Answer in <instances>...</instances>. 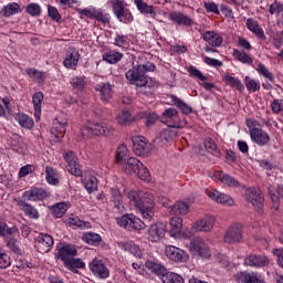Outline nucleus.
<instances>
[{"mask_svg": "<svg viewBox=\"0 0 283 283\" xmlns=\"http://www.w3.org/2000/svg\"><path fill=\"white\" fill-rule=\"evenodd\" d=\"M155 70V63L147 62L146 64H138L129 69L126 72L125 77L127 78L130 85L144 87V94L151 95L154 94V86H147V83H149L147 72H154Z\"/></svg>", "mask_w": 283, "mask_h": 283, "instance_id": "f257e3e1", "label": "nucleus"}, {"mask_svg": "<svg viewBox=\"0 0 283 283\" xmlns=\"http://www.w3.org/2000/svg\"><path fill=\"white\" fill-rule=\"evenodd\" d=\"M128 200L134 205V207L139 211L144 218V220H151L154 218V207L156 203L154 199L147 195L143 196V193H138L134 190H130L127 193Z\"/></svg>", "mask_w": 283, "mask_h": 283, "instance_id": "f03ea898", "label": "nucleus"}, {"mask_svg": "<svg viewBox=\"0 0 283 283\" xmlns=\"http://www.w3.org/2000/svg\"><path fill=\"white\" fill-rule=\"evenodd\" d=\"M117 224L124 227L126 231H140L146 227L145 222L134 214H124L122 218H117Z\"/></svg>", "mask_w": 283, "mask_h": 283, "instance_id": "7ed1b4c3", "label": "nucleus"}, {"mask_svg": "<svg viewBox=\"0 0 283 283\" xmlns=\"http://www.w3.org/2000/svg\"><path fill=\"white\" fill-rule=\"evenodd\" d=\"M161 123H170L168 124V127H174L176 129H182V127L187 125L186 122L180 120V117L178 116V111L176 108L165 109L161 116Z\"/></svg>", "mask_w": 283, "mask_h": 283, "instance_id": "20e7f679", "label": "nucleus"}, {"mask_svg": "<svg viewBox=\"0 0 283 283\" xmlns=\"http://www.w3.org/2000/svg\"><path fill=\"white\" fill-rule=\"evenodd\" d=\"M245 199L255 207L258 213H262V208L264 207V196H262V190H260V188L252 187L247 189Z\"/></svg>", "mask_w": 283, "mask_h": 283, "instance_id": "39448f33", "label": "nucleus"}, {"mask_svg": "<svg viewBox=\"0 0 283 283\" xmlns=\"http://www.w3.org/2000/svg\"><path fill=\"white\" fill-rule=\"evenodd\" d=\"M111 3L113 12L119 21H123L124 23H132V21H134V15H132L129 10H125V4L123 1L111 0Z\"/></svg>", "mask_w": 283, "mask_h": 283, "instance_id": "423d86ee", "label": "nucleus"}, {"mask_svg": "<svg viewBox=\"0 0 283 283\" xmlns=\"http://www.w3.org/2000/svg\"><path fill=\"white\" fill-rule=\"evenodd\" d=\"M242 224L234 223L227 229L223 235V242L226 244H238V242L242 241Z\"/></svg>", "mask_w": 283, "mask_h": 283, "instance_id": "0eeeda50", "label": "nucleus"}, {"mask_svg": "<svg viewBox=\"0 0 283 283\" xmlns=\"http://www.w3.org/2000/svg\"><path fill=\"white\" fill-rule=\"evenodd\" d=\"M189 251L193 255H200V258H211V252H209V247L205 243V239L199 237L191 240Z\"/></svg>", "mask_w": 283, "mask_h": 283, "instance_id": "6e6552de", "label": "nucleus"}, {"mask_svg": "<svg viewBox=\"0 0 283 283\" xmlns=\"http://www.w3.org/2000/svg\"><path fill=\"white\" fill-rule=\"evenodd\" d=\"M64 158L67 163V171L72 174V176L81 178L83 176V169H81V164H78V158L76 157V154L72 150H69L64 155Z\"/></svg>", "mask_w": 283, "mask_h": 283, "instance_id": "1a4fd4ad", "label": "nucleus"}, {"mask_svg": "<svg viewBox=\"0 0 283 283\" xmlns=\"http://www.w3.org/2000/svg\"><path fill=\"white\" fill-rule=\"evenodd\" d=\"M133 151L136 156H149L151 154V145L147 143L145 137H134Z\"/></svg>", "mask_w": 283, "mask_h": 283, "instance_id": "9d476101", "label": "nucleus"}, {"mask_svg": "<svg viewBox=\"0 0 283 283\" xmlns=\"http://www.w3.org/2000/svg\"><path fill=\"white\" fill-rule=\"evenodd\" d=\"M165 254L172 262H188L189 261V254H187V252H185L184 250H180L179 248L174 247V245L166 247Z\"/></svg>", "mask_w": 283, "mask_h": 283, "instance_id": "9b49d317", "label": "nucleus"}, {"mask_svg": "<svg viewBox=\"0 0 283 283\" xmlns=\"http://www.w3.org/2000/svg\"><path fill=\"white\" fill-rule=\"evenodd\" d=\"M78 251H76V247L70 243H63L62 247L59 248L57 260L63 261V264L70 262L73 258H76Z\"/></svg>", "mask_w": 283, "mask_h": 283, "instance_id": "f8f14e48", "label": "nucleus"}, {"mask_svg": "<svg viewBox=\"0 0 283 283\" xmlns=\"http://www.w3.org/2000/svg\"><path fill=\"white\" fill-rule=\"evenodd\" d=\"M166 231L167 226H165V223L163 222L151 224L148 229L149 242H159V240H163V238H165Z\"/></svg>", "mask_w": 283, "mask_h": 283, "instance_id": "ddd939ff", "label": "nucleus"}, {"mask_svg": "<svg viewBox=\"0 0 283 283\" xmlns=\"http://www.w3.org/2000/svg\"><path fill=\"white\" fill-rule=\"evenodd\" d=\"M90 270L101 280H107V277H109V270L105 266V263L98 259H94L90 263Z\"/></svg>", "mask_w": 283, "mask_h": 283, "instance_id": "4468645a", "label": "nucleus"}, {"mask_svg": "<svg viewBox=\"0 0 283 283\" xmlns=\"http://www.w3.org/2000/svg\"><path fill=\"white\" fill-rule=\"evenodd\" d=\"M178 136V130L174 127L168 126V128L163 129L159 135L155 138V145L157 147H163L165 143H169V140H174Z\"/></svg>", "mask_w": 283, "mask_h": 283, "instance_id": "2eb2a0df", "label": "nucleus"}, {"mask_svg": "<svg viewBox=\"0 0 283 283\" xmlns=\"http://www.w3.org/2000/svg\"><path fill=\"white\" fill-rule=\"evenodd\" d=\"M88 132L93 136H114L115 129L111 124H93L88 127Z\"/></svg>", "mask_w": 283, "mask_h": 283, "instance_id": "dca6fc26", "label": "nucleus"}, {"mask_svg": "<svg viewBox=\"0 0 283 283\" xmlns=\"http://www.w3.org/2000/svg\"><path fill=\"white\" fill-rule=\"evenodd\" d=\"M54 245V239L50 234H42L38 238L35 247L39 253H48Z\"/></svg>", "mask_w": 283, "mask_h": 283, "instance_id": "f3484780", "label": "nucleus"}, {"mask_svg": "<svg viewBox=\"0 0 283 283\" xmlns=\"http://www.w3.org/2000/svg\"><path fill=\"white\" fill-rule=\"evenodd\" d=\"M214 224H216V218L211 216H206L205 218L193 223V229L195 231L207 232L212 230Z\"/></svg>", "mask_w": 283, "mask_h": 283, "instance_id": "a211bd4d", "label": "nucleus"}, {"mask_svg": "<svg viewBox=\"0 0 283 283\" xmlns=\"http://www.w3.org/2000/svg\"><path fill=\"white\" fill-rule=\"evenodd\" d=\"M206 193L209 198L216 200V202H219L220 205H228V207L233 205V199L226 193L219 192L214 189H207Z\"/></svg>", "mask_w": 283, "mask_h": 283, "instance_id": "6ab92c4d", "label": "nucleus"}, {"mask_svg": "<svg viewBox=\"0 0 283 283\" xmlns=\"http://www.w3.org/2000/svg\"><path fill=\"white\" fill-rule=\"evenodd\" d=\"M250 136L253 143H256V145H269L271 137L266 132L262 130L261 128H252L250 130Z\"/></svg>", "mask_w": 283, "mask_h": 283, "instance_id": "aec40b11", "label": "nucleus"}, {"mask_svg": "<svg viewBox=\"0 0 283 283\" xmlns=\"http://www.w3.org/2000/svg\"><path fill=\"white\" fill-rule=\"evenodd\" d=\"M210 178H213L214 180H220L222 185H228V187H240V182L235 180V178L231 177L230 175H227L222 171H214L210 175Z\"/></svg>", "mask_w": 283, "mask_h": 283, "instance_id": "412c9836", "label": "nucleus"}, {"mask_svg": "<svg viewBox=\"0 0 283 283\" xmlns=\"http://www.w3.org/2000/svg\"><path fill=\"white\" fill-rule=\"evenodd\" d=\"M56 123L51 128V134L56 138L57 143H61V139L65 136V127H67V119L59 120V117L55 118Z\"/></svg>", "mask_w": 283, "mask_h": 283, "instance_id": "4be33fe9", "label": "nucleus"}, {"mask_svg": "<svg viewBox=\"0 0 283 283\" xmlns=\"http://www.w3.org/2000/svg\"><path fill=\"white\" fill-rule=\"evenodd\" d=\"M245 266H256L262 268L269 264V259L266 256L258 255V254H250L248 258L244 259Z\"/></svg>", "mask_w": 283, "mask_h": 283, "instance_id": "5701e85b", "label": "nucleus"}, {"mask_svg": "<svg viewBox=\"0 0 283 283\" xmlns=\"http://www.w3.org/2000/svg\"><path fill=\"white\" fill-rule=\"evenodd\" d=\"M202 39L212 48H220L223 41L222 35L216 33V31H206L202 34Z\"/></svg>", "mask_w": 283, "mask_h": 283, "instance_id": "b1692460", "label": "nucleus"}, {"mask_svg": "<svg viewBox=\"0 0 283 283\" xmlns=\"http://www.w3.org/2000/svg\"><path fill=\"white\" fill-rule=\"evenodd\" d=\"M95 90L99 93L101 101H104V103L109 102L114 94V91L112 90V84L109 83L97 84L95 86Z\"/></svg>", "mask_w": 283, "mask_h": 283, "instance_id": "393cba45", "label": "nucleus"}, {"mask_svg": "<svg viewBox=\"0 0 283 283\" xmlns=\"http://www.w3.org/2000/svg\"><path fill=\"white\" fill-rule=\"evenodd\" d=\"M18 207L20 208V211H23L28 216V218H31L32 220H39V210L34 208V206L23 201H18Z\"/></svg>", "mask_w": 283, "mask_h": 283, "instance_id": "a878e982", "label": "nucleus"}, {"mask_svg": "<svg viewBox=\"0 0 283 283\" xmlns=\"http://www.w3.org/2000/svg\"><path fill=\"white\" fill-rule=\"evenodd\" d=\"M24 198L31 202H36V200H45L48 192L41 188H33L24 192Z\"/></svg>", "mask_w": 283, "mask_h": 283, "instance_id": "bb28decb", "label": "nucleus"}, {"mask_svg": "<svg viewBox=\"0 0 283 283\" xmlns=\"http://www.w3.org/2000/svg\"><path fill=\"white\" fill-rule=\"evenodd\" d=\"M247 28L258 36V39H262V41L266 40V35H264V30L258 24V21H255L253 18H249L247 20Z\"/></svg>", "mask_w": 283, "mask_h": 283, "instance_id": "cd10ccee", "label": "nucleus"}, {"mask_svg": "<svg viewBox=\"0 0 283 283\" xmlns=\"http://www.w3.org/2000/svg\"><path fill=\"white\" fill-rule=\"evenodd\" d=\"M78 52L76 51V49H70L66 52V57L63 61V65L64 67H76V65H78Z\"/></svg>", "mask_w": 283, "mask_h": 283, "instance_id": "c85d7f7f", "label": "nucleus"}, {"mask_svg": "<svg viewBox=\"0 0 283 283\" xmlns=\"http://www.w3.org/2000/svg\"><path fill=\"white\" fill-rule=\"evenodd\" d=\"M123 167L126 174H136L138 169L143 167V163L134 157H130L127 161L123 164Z\"/></svg>", "mask_w": 283, "mask_h": 283, "instance_id": "c756f323", "label": "nucleus"}, {"mask_svg": "<svg viewBox=\"0 0 283 283\" xmlns=\"http://www.w3.org/2000/svg\"><path fill=\"white\" fill-rule=\"evenodd\" d=\"M146 269L154 273L155 275H159V277H164V275L167 274V270L165 269L164 265L156 263L155 261H146L145 263Z\"/></svg>", "mask_w": 283, "mask_h": 283, "instance_id": "7c9ffc66", "label": "nucleus"}, {"mask_svg": "<svg viewBox=\"0 0 283 283\" xmlns=\"http://www.w3.org/2000/svg\"><path fill=\"white\" fill-rule=\"evenodd\" d=\"M169 224L171 227L169 233L172 238H176L177 235H180V233H182V220L180 219V217H172L169 220Z\"/></svg>", "mask_w": 283, "mask_h": 283, "instance_id": "2f4dec72", "label": "nucleus"}, {"mask_svg": "<svg viewBox=\"0 0 283 283\" xmlns=\"http://www.w3.org/2000/svg\"><path fill=\"white\" fill-rule=\"evenodd\" d=\"M130 158L132 157H129V150L127 149V146H125L124 144L119 145L115 154L116 163H119V165H123L127 163Z\"/></svg>", "mask_w": 283, "mask_h": 283, "instance_id": "473e14b6", "label": "nucleus"}, {"mask_svg": "<svg viewBox=\"0 0 283 283\" xmlns=\"http://www.w3.org/2000/svg\"><path fill=\"white\" fill-rule=\"evenodd\" d=\"M170 19L171 21L177 23V25H191L193 23V20H191V18L182 14L181 12L170 13Z\"/></svg>", "mask_w": 283, "mask_h": 283, "instance_id": "72a5a7b5", "label": "nucleus"}, {"mask_svg": "<svg viewBox=\"0 0 283 283\" xmlns=\"http://www.w3.org/2000/svg\"><path fill=\"white\" fill-rule=\"evenodd\" d=\"M116 120L119 125H132L137 119V115L134 117L129 111H122L117 116Z\"/></svg>", "mask_w": 283, "mask_h": 283, "instance_id": "f704fd0d", "label": "nucleus"}, {"mask_svg": "<svg viewBox=\"0 0 283 283\" xmlns=\"http://www.w3.org/2000/svg\"><path fill=\"white\" fill-rule=\"evenodd\" d=\"M135 6L140 11L142 14H150V17H156V11L154 10V6L147 4L145 0H135Z\"/></svg>", "mask_w": 283, "mask_h": 283, "instance_id": "c9c22d12", "label": "nucleus"}, {"mask_svg": "<svg viewBox=\"0 0 283 283\" xmlns=\"http://www.w3.org/2000/svg\"><path fill=\"white\" fill-rule=\"evenodd\" d=\"M123 251H128V253H132L135 258H143V251H140V248L136 245L134 242L128 241L120 244Z\"/></svg>", "mask_w": 283, "mask_h": 283, "instance_id": "e433bc0d", "label": "nucleus"}, {"mask_svg": "<svg viewBox=\"0 0 283 283\" xmlns=\"http://www.w3.org/2000/svg\"><path fill=\"white\" fill-rule=\"evenodd\" d=\"M21 12V6L17 2L9 3L4 6L1 10L2 17H12L13 14H19Z\"/></svg>", "mask_w": 283, "mask_h": 283, "instance_id": "4c0bfd02", "label": "nucleus"}, {"mask_svg": "<svg viewBox=\"0 0 283 283\" xmlns=\"http://www.w3.org/2000/svg\"><path fill=\"white\" fill-rule=\"evenodd\" d=\"M15 120H18L19 125H21L24 129H32L34 127V119L27 114L19 113L15 115Z\"/></svg>", "mask_w": 283, "mask_h": 283, "instance_id": "58836bf2", "label": "nucleus"}, {"mask_svg": "<svg viewBox=\"0 0 283 283\" xmlns=\"http://www.w3.org/2000/svg\"><path fill=\"white\" fill-rule=\"evenodd\" d=\"M189 211V206L185 202H176L174 206L170 207V213L172 216H187Z\"/></svg>", "mask_w": 283, "mask_h": 283, "instance_id": "ea45409f", "label": "nucleus"}, {"mask_svg": "<svg viewBox=\"0 0 283 283\" xmlns=\"http://www.w3.org/2000/svg\"><path fill=\"white\" fill-rule=\"evenodd\" d=\"M223 78L227 83V85H230V87H233V90H238V92H244V84L240 82V80L229 75L224 74Z\"/></svg>", "mask_w": 283, "mask_h": 283, "instance_id": "a19ab883", "label": "nucleus"}, {"mask_svg": "<svg viewBox=\"0 0 283 283\" xmlns=\"http://www.w3.org/2000/svg\"><path fill=\"white\" fill-rule=\"evenodd\" d=\"M205 147H206V150L209 154H212V156H216L217 158H220L222 153L218 148V145H216V142H213V139H211V137H207L205 139Z\"/></svg>", "mask_w": 283, "mask_h": 283, "instance_id": "79ce46f5", "label": "nucleus"}, {"mask_svg": "<svg viewBox=\"0 0 283 283\" xmlns=\"http://www.w3.org/2000/svg\"><path fill=\"white\" fill-rule=\"evenodd\" d=\"M64 266L69 269V271L76 273L77 269H85V262H83L81 259H76L73 256L66 263H64Z\"/></svg>", "mask_w": 283, "mask_h": 283, "instance_id": "37998d69", "label": "nucleus"}, {"mask_svg": "<svg viewBox=\"0 0 283 283\" xmlns=\"http://www.w3.org/2000/svg\"><path fill=\"white\" fill-rule=\"evenodd\" d=\"M171 101L174 105H176V107L182 112V114L189 115L191 112H193L191 106H188L187 103L182 102V99L178 98L176 95H171Z\"/></svg>", "mask_w": 283, "mask_h": 283, "instance_id": "c03bdc74", "label": "nucleus"}, {"mask_svg": "<svg viewBox=\"0 0 283 283\" xmlns=\"http://www.w3.org/2000/svg\"><path fill=\"white\" fill-rule=\"evenodd\" d=\"M142 118H146V127H151V125L156 124L158 120V116L155 113L140 112L137 114V120H142Z\"/></svg>", "mask_w": 283, "mask_h": 283, "instance_id": "a18cd8bd", "label": "nucleus"}, {"mask_svg": "<svg viewBox=\"0 0 283 283\" xmlns=\"http://www.w3.org/2000/svg\"><path fill=\"white\" fill-rule=\"evenodd\" d=\"M32 98L34 105V116L39 118V116H41V104L43 103V93L36 92L33 94Z\"/></svg>", "mask_w": 283, "mask_h": 283, "instance_id": "49530a36", "label": "nucleus"}, {"mask_svg": "<svg viewBox=\"0 0 283 283\" xmlns=\"http://www.w3.org/2000/svg\"><path fill=\"white\" fill-rule=\"evenodd\" d=\"M14 233H19V228L17 227H8L6 222H0V237L1 238H10V235H14Z\"/></svg>", "mask_w": 283, "mask_h": 283, "instance_id": "de8ad7c7", "label": "nucleus"}, {"mask_svg": "<svg viewBox=\"0 0 283 283\" xmlns=\"http://www.w3.org/2000/svg\"><path fill=\"white\" fill-rule=\"evenodd\" d=\"M262 280L258 279L253 273L241 272L238 274V282L242 283H260Z\"/></svg>", "mask_w": 283, "mask_h": 283, "instance_id": "09e8293b", "label": "nucleus"}, {"mask_svg": "<svg viewBox=\"0 0 283 283\" xmlns=\"http://www.w3.org/2000/svg\"><path fill=\"white\" fill-rule=\"evenodd\" d=\"M161 282L164 283H185V279L177 273L166 272L163 276Z\"/></svg>", "mask_w": 283, "mask_h": 283, "instance_id": "8fccbe9b", "label": "nucleus"}, {"mask_svg": "<svg viewBox=\"0 0 283 283\" xmlns=\"http://www.w3.org/2000/svg\"><path fill=\"white\" fill-rule=\"evenodd\" d=\"M53 218H63L67 213V205L64 202L56 203L51 209Z\"/></svg>", "mask_w": 283, "mask_h": 283, "instance_id": "3c124183", "label": "nucleus"}, {"mask_svg": "<svg viewBox=\"0 0 283 283\" xmlns=\"http://www.w3.org/2000/svg\"><path fill=\"white\" fill-rule=\"evenodd\" d=\"M6 244L8 249L12 251V253H21V248H19V241L17 240V238H14V234L6 239Z\"/></svg>", "mask_w": 283, "mask_h": 283, "instance_id": "603ef678", "label": "nucleus"}, {"mask_svg": "<svg viewBox=\"0 0 283 283\" xmlns=\"http://www.w3.org/2000/svg\"><path fill=\"white\" fill-rule=\"evenodd\" d=\"M83 240H85V242L87 244H92L93 247H98V244H101V241L103 240L99 234L94 233V232H88L83 237Z\"/></svg>", "mask_w": 283, "mask_h": 283, "instance_id": "864d4df0", "label": "nucleus"}, {"mask_svg": "<svg viewBox=\"0 0 283 283\" xmlns=\"http://www.w3.org/2000/svg\"><path fill=\"white\" fill-rule=\"evenodd\" d=\"M46 181L49 185H59V178L56 177V170L52 166L45 167Z\"/></svg>", "mask_w": 283, "mask_h": 283, "instance_id": "5fc2aeb1", "label": "nucleus"}, {"mask_svg": "<svg viewBox=\"0 0 283 283\" xmlns=\"http://www.w3.org/2000/svg\"><path fill=\"white\" fill-rule=\"evenodd\" d=\"M233 56L234 59H237V61H240V63H248L249 65L253 63V59H251L249 54L242 51H238V49L233 50Z\"/></svg>", "mask_w": 283, "mask_h": 283, "instance_id": "6e6d98bb", "label": "nucleus"}, {"mask_svg": "<svg viewBox=\"0 0 283 283\" xmlns=\"http://www.w3.org/2000/svg\"><path fill=\"white\" fill-rule=\"evenodd\" d=\"M123 59V53H106L103 55V61H106V63H111L112 65H115V63H118Z\"/></svg>", "mask_w": 283, "mask_h": 283, "instance_id": "4d7b16f0", "label": "nucleus"}, {"mask_svg": "<svg viewBox=\"0 0 283 283\" xmlns=\"http://www.w3.org/2000/svg\"><path fill=\"white\" fill-rule=\"evenodd\" d=\"M111 199L114 202L115 209H120V205L123 202V196H120V191L118 189L113 188L111 191Z\"/></svg>", "mask_w": 283, "mask_h": 283, "instance_id": "13d9d810", "label": "nucleus"}, {"mask_svg": "<svg viewBox=\"0 0 283 283\" xmlns=\"http://www.w3.org/2000/svg\"><path fill=\"white\" fill-rule=\"evenodd\" d=\"M84 187L86 191H88V193H92V191H96V187H98V180L96 179V177L85 179Z\"/></svg>", "mask_w": 283, "mask_h": 283, "instance_id": "bf43d9fd", "label": "nucleus"}, {"mask_svg": "<svg viewBox=\"0 0 283 283\" xmlns=\"http://www.w3.org/2000/svg\"><path fill=\"white\" fill-rule=\"evenodd\" d=\"M135 174L138 176V178H140V180H151V174H149V169H147V167H145L143 164Z\"/></svg>", "mask_w": 283, "mask_h": 283, "instance_id": "052dcab7", "label": "nucleus"}, {"mask_svg": "<svg viewBox=\"0 0 283 283\" xmlns=\"http://www.w3.org/2000/svg\"><path fill=\"white\" fill-rule=\"evenodd\" d=\"M72 87L74 90H83L85 87V77L83 76H75L71 81Z\"/></svg>", "mask_w": 283, "mask_h": 283, "instance_id": "680f3d73", "label": "nucleus"}, {"mask_svg": "<svg viewBox=\"0 0 283 283\" xmlns=\"http://www.w3.org/2000/svg\"><path fill=\"white\" fill-rule=\"evenodd\" d=\"M245 87L249 92H258L260 90V83L255 80H251L249 76L245 77Z\"/></svg>", "mask_w": 283, "mask_h": 283, "instance_id": "e2e57ef3", "label": "nucleus"}, {"mask_svg": "<svg viewBox=\"0 0 283 283\" xmlns=\"http://www.w3.org/2000/svg\"><path fill=\"white\" fill-rule=\"evenodd\" d=\"M11 261L8 256V253L3 252V249H0V269H8L10 266Z\"/></svg>", "mask_w": 283, "mask_h": 283, "instance_id": "0e129e2a", "label": "nucleus"}, {"mask_svg": "<svg viewBox=\"0 0 283 283\" xmlns=\"http://www.w3.org/2000/svg\"><path fill=\"white\" fill-rule=\"evenodd\" d=\"M27 12L31 14V17H39V14H41V7L38 3H30L27 6Z\"/></svg>", "mask_w": 283, "mask_h": 283, "instance_id": "69168bd1", "label": "nucleus"}, {"mask_svg": "<svg viewBox=\"0 0 283 283\" xmlns=\"http://www.w3.org/2000/svg\"><path fill=\"white\" fill-rule=\"evenodd\" d=\"M258 72H260V74L262 76H264L265 78H268L269 81H273V74H271V72H269V69H266V66L262 63H260L258 65Z\"/></svg>", "mask_w": 283, "mask_h": 283, "instance_id": "338daca9", "label": "nucleus"}, {"mask_svg": "<svg viewBox=\"0 0 283 283\" xmlns=\"http://www.w3.org/2000/svg\"><path fill=\"white\" fill-rule=\"evenodd\" d=\"M272 112L274 114H280L283 109V101L282 99H274L271 104Z\"/></svg>", "mask_w": 283, "mask_h": 283, "instance_id": "774afa93", "label": "nucleus"}]
</instances>
